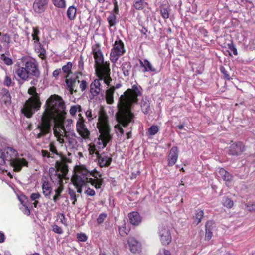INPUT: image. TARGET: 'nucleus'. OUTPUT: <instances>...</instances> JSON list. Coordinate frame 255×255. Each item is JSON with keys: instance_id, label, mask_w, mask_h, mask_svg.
<instances>
[{"instance_id": "1", "label": "nucleus", "mask_w": 255, "mask_h": 255, "mask_svg": "<svg viewBox=\"0 0 255 255\" xmlns=\"http://www.w3.org/2000/svg\"><path fill=\"white\" fill-rule=\"evenodd\" d=\"M41 122L34 131L36 138L40 139L50 134L51 122H60L66 115V105L63 98L57 94L51 95L46 100Z\"/></svg>"}, {"instance_id": "19", "label": "nucleus", "mask_w": 255, "mask_h": 255, "mask_svg": "<svg viewBox=\"0 0 255 255\" xmlns=\"http://www.w3.org/2000/svg\"><path fill=\"white\" fill-rule=\"evenodd\" d=\"M244 150V146L242 142L233 143L230 146L229 153L232 155H238Z\"/></svg>"}, {"instance_id": "29", "label": "nucleus", "mask_w": 255, "mask_h": 255, "mask_svg": "<svg viewBox=\"0 0 255 255\" xmlns=\"http://www.w3.org/2000/svg\"><path fill=\"white\" fill-rule=\"evenodd\" d=\"M0 36L1 37V42L7 49H8L9 48V44L11 42L10 36L7 34H2L1 32H0Z\"/></svg>"}, {"instance_id": "36", "label": "nucleus", "mask_w": 255, "mask_h": 255, "mask_svg": "<svg viewBox=\"0 0 255 255\" xmlns=\"http://www.w3.org/2000/svg\"><path fill=\"white\" fill-rule=\"evenodd\" d=\"M141 107L144 113H148L150 109V104L149 101L146 99H143L141 102Z\"/></svg>"}, {"instance_id": "12", "label": "nucleus", "mask_w": 255, "mask_h": 255, "mask_svg": "<svg viewBox=\"0 0 255 255\" xmlns=\"http://www.w3.org/2000/svg\"><path fill=\"white\" fill-rule=\"evenodd\" d=\"M79 118L76 122V131L80 136L78 139L82 142L83 140H88L90 138V131L88 129L85 124V120L82 116L81 114H79Z\"/></svg>"}, {"instance_id": "34", "label": "nucleus", "mask_w": 255, "mask_h": 255, "mask_svg": "<svg viewBox=\"0 0 255 255\" xmlns=\"http://www.w3.org/2000/svg\"><path fill=\"white\" fill-rule=\"evenodd\" d=\"M145 0H134L133 6L136 10H142L145 6Z\"/></svg>"}, {"instance_id": "32", "label": "nucleus", "mask_w": 255, "mask_h": 255, "mask_svg": "<svg viewBox=\"0 0 255 255\" xmlns=\"http://www.w3.org/2000/svg\"><path fill=\"white\" fill-rule=\"evenodd\" d=\"M204 216V212L201 209L196 210L195 216H194V223L198 225L201 221Z\"/></svg>"}, {"instance_id": "22", "label": "nucleus", "mask_w": 255, "mask_h": 255, "mask_svg": "<svg viewBox=\"0 0 255 255\" xmlns=\"http://www.w3.org/2000/svg\"><path fill=\"white\" fill-rule=\"evenodd\" d=\"M65 116L66 115L63 116L62 121L60 122H59V123L56 121L51 122V125L52 124V123H54L53 130L56 128V127L58 126H64L66 130L70 129L71 127L73 125V121L71 119H68L64 121Z\"/></svg>"}, {"instance_id": "62", "label": "nucleus", "mask_w": 255, "mask_h": 255, "mask_svg": "<svg viewBox=\"0 0 255 255\" xmlns=\"http://www.w3.org/2000/svg\"><path fill=\"white\" fill-rule=\"evenodd\" d=\"M246 206L249 211L255 212V203L246 204Z\"/></svg>"}, {"instance_id": "45", "label": "nucleus", "mask_w": 255, "mask_h": 255, "mask_svg": "<svg viewBox=\"0 0 255 255\" xmlns=\"http://www.w3.org/2000/svg\"><path fill=\"white\" fill-rule=\"evenodd\" d=\"M54 5L59 8H64L66 6L65 0H53Z\"/></svg>"}, {"instance_id": "35", "label": "nucleus", "mask_w": 255, "mask_h": 255, "mask_svg": "<svg viewBox=\"0 0 255 255\" xmlns=\"http://www.w3.org/2000/svg\"><path fill=\"white\" fill-rule=\"evenodd\" d=\"M122 70L125 76H128L131 69V65L129 62H124L121 66Z\"/></svg>"}, {"instance_id": "3", "label": "nucleus", "mask_w": 255, "mask_h": 255, "mask_svg": "<svg viewBox=\"0 0 255 255\" xmlns=\"http://www.w3.org/2000/svg\"><path fill=\"white\" fill-rule=\"evenodd\" d=\"M100 135L94 143L88 145V150L91 156H97V154L104 149L112 138L108 117L105 114H100L96 124Z\"/></svg>"}, {"instance_id": "5", "label": "nucleus", "mask_w": 255, "mask_h": 255, "mask_svg": "<svg viewBox=\"0 0 255 255\" xmlns=\"http://www.w3.org/2000/svg\"><path fill=\"white\" fill-rule=\"evenodd\" d=\"M55 168L56 170L54 168H50L49 175L52 182L58 186L54 191L55 195L52 199L55 203H57L63 190L64 181L66 180V175L68 170L65 163L59 161H56Z\"/></svg>"}, {"instance_id": "2", "label": "nucleus", "mask_w": 255, "mask_h": 255, "mask_svg": "<svg viewBox=\"0 0 255 255\" xmlns=\"http://www.w3.org/2000/svg\"><path fill=\"white\" fill-rule=\"evenodd\" d=\"M142 88L137 84L132 86L131 88L127 89L119 98L118 104V112L116 114L118 123L115 126V130L118 136L124 133L122 127H127L132 122L134 115L131 112L133 104L138 102L137 97L142 94Z\"/></svg>"}, {"instance_id": "41", "label": "nucleus", "mask_w": 255, "mask_h": 255, "mask_svg": "<svg viewBox=\"0 0 255 255\" xmlns=\"http://www.w3.org/2000/svg\"><path fill=\"white\" fill-rule=\"evenodd\" d=\"M211 224L210 221H208L206 224V233L205 238L207 240H209L211 239L212 236V232L210 228L209 225Z\"/></svg>"}, {"instance_id": "4", "label": "nucleus", "mask_w": 255, "mask_h": 255, "mask_svg": "<svg viewBox=\"0 0 255 255\" xmlns=\"http://www.w3.org/2000/svg\"><path fill=\"white\" fill-rule=\"evenodd\" d=\"M101 176V174L97 170L90 172L85 166L81 165L76 167L72 181L77 188V192L80 193L82 192V187L84 186H87L89 184L96 189H100L103 182Z\"/></svg>"}, {"instance_id": "11", "label": "nucleus", "mask_w": 255, "mask_h": 255, "mask_svg": "<svg viewBox=\"0 0 255 255\" xmlns=\"http://www.w3.org/2000/svg\"><path fill=\"white\" fill-rule=\"evenodd\" d=\"M126 50L123 42L121 39L117 37L111 49L110 54V59L111 61L115 64L119 57L125 54Z\"/></svg>"}, {"instance_id": "25", "label": "nucleus", "mask_w": 255, "mask_h": 255, "mask_svg": "<svg viewBox=\"0 0 255 255\" xmlns=\"http://www.w3.org/2000/svg\"><path fill=\"white\" fill-rule=\"evenodd\" d=\"M35 51L38 54V56L42 59L46 57V50L40 41L33 43Z\"/></svg>"}, {"instance_id": "7", "label": "nucleus", "mask_w": 255, "mask_h": 255, "mask_svg": "<svg viewBox=\"0 0 255 255\" xmlns=\"http://www.w3.org/2000/svg\"><path fill=\"white\" fill-rule=\"evenodd\" d=\"M18 155L17 151L11 147H7L4 152L0 149V165L4 164L7 161L14 171H20L23 167L28 166V162L24 158L18 157Z\"/></svg>"}, {"instance_id": "60", "label": "nucleus", "mask_w": 255, "mask_h": 255, "mask_svg": "<svg viewBox=\"0 0 255 255\" xmlns=\"http://www.w3.org/2000/svg\"><path fill=\"white\" fill-rule=\"evenodd\" d=\"M85 193L88 196H94L95 195V191L91 189L89 187H88L87 189L85 190Z\"/></svg>"}, {"instance_id": "61", "label": "nucleus", "mask_w": 255, "mask_h": 255, "mask_svg": "<svg viewBox=\"0 0 255 255\" xmlns=\"http://www.w3.org/2000/svg\"><path fill=\"white\" fill-rule=\"evenodd\" d=\"M220 70L221 72L223 74L224 78L228 80L230 79V77L229 75L228 74L227 71L226 70L225 68H224L223 67H221Z\"/></svg>"}, {"instance_id": "21", "label": "nucleus", "mask_w": 255, "mask_h": 255, "mask_svg": "<svg viewBox=\"0 0 255 255\" xmlns=\"http://www.w3.org/2000/svg\"><path fill=\"white\" fill-rule=\"evenodd\" d=\"M139 64L142 71L144 73L150 72H156V69L153 66L152 63L147 59L139 60Z\"/></svg>"}, {"instance_id": "14", "label": "nucleus", "mask_w": 255, "mask_h": 255, "mask_svg": "<svg viewBox=\"0 0 255 255\" xmlns=\"http://www.w3.org/2000/svg\"><path fill=\"white\" fill-rule=\"evenodd\" d=\"M158 234L160 238L162 244L164 245H168L171 241V236L168 227L162 225L159 227Z\"/></svg>"}, {"instance_id": "30", "label": "nucleus", "mask_w": 255, "mask_h": 255, "mask_svg": "<svg viewBox=\"0 0 255 255\" xmlns=\"http://www.w3.org/2000/svg\"><path fill=\"white\" fill-rule=\"evenodd\" d=\"M159 130V128L157 125L151 126L146 132V135L149 138H152Z\"/></svg>"}, {"instance_id": "49", "label": "nucleus", "mask_w": 255, "mask_h": 255, "mask_svg": "<svg viewBox=\"0 0 255 255\" xmlns=\"http://www.w3.org/2000/svg\"><path fill=\"white\" fill-rule=\"evenodd\" d=\"M29 203L23 205L21 207H20V209L22 211V212L26 215H29L30 214V210L29 208Z\"/></svg>"}, {"instance_id": "46", "label": "nucleus", "mask_w": 255, "mask_h": 255, "mask_svg": "<svg viewBox=\"0 0 255 255\" xmlns=\"http://www.w3.org/2000/svg\"><path fill=\"white\" fill-rule=\"evenodd\" d=\"M160 14L163 18L166 19L169 17V10L167 7H162L160 8Z\"/></svg>"}, {"instance_id": "18", "label": "nucleus", "mask_w": 255, "mask_h": 255, "mask_svg": "<svg viewBox=\"0 0 255 255\" xmlns=\"http://www.w3.org/2000/svg\"><path fill=\"white\" fill-rule=\"evenodd\" d=\"M179 150L177 147L173 146L169 151L168 157V165L173 166L177 162L178 157Z\"/></svg>"}, {"instance_id": "48", "label": "nucleus", "mask_w": 255, "mask_h": 255, "mask_svg": "<svg viewBox=\"0 0 255 255\" xmlns=\"http://www.w3.org/2000/svg\"><path fill=\"white\" fill-rule=\"evenodd\" d=\"M68 193L70 195V199L71 200H73L72 204L74 205L75 204L76 201H77V195L76 194V192L73 190L69 189Z\"/></svg>"}, {"instance_id": "6", "label": "nucleus", "mask_w": 255, "mask_h": 255, "mask_svg": "<svg viewBox=\"0 0 255 255\" xmlns=\"http://www.w3.org/2000/svg\"><path fill=\"white\" fill-rule=\"evenodd\" d=\"M21 63L17 64L15 73L22 80H28L30 76L38 77L40 72L36 60L29 57L21 58Z\"/></svg>"}, {"instance_id": "16", "label": "nucleus", "mask_w": 255, "mask_h": 255, "mask_svg": "<svg viewBox=\"0 0 255 255\" xmlns=\"http://www.w3.org/2000/svg\"><path fill=\"white\" fill-rule=\"evenodd\" d=\"M49 0H35L33 8L34 11L37 13L43 12L46 9Z\"/></svg>"}, {"instance_id": "47", "label": "nucleus", "mask_w": 255, "mask_h": 255, "mask_svg": "<svg viewBox=\"0 0 255 255\" xmlns=\"http://www.w3.org/2000/svg\"><path fill=\"white\" fill-rule=\"evenodd\" d=\"M1 60L3 61L4 63L7 65H11L12 64L13 62L11 58L6 57L4 54H2L0 55Z\"/></svg>"}, {"instance_id": "23", "label": "nucleus", "mask_w": 255, "mask_h": 255, "mask_svg": "<svg viewBox=\"0 0 255 255\" xmlns=\"http://www.w3.org/2000/svg\"><path fill=\"white\" fill-rule=\"evenodd\" d=\"M128 242L131 252L135 253L140 251V244L134 237H128Z\"/></svg>"}, {"instance_id": "64", "label": "nucleus", "mask_w": 255, "mask_h": 255, "mask_svg": "<svg viewBox=\"0 0 255 255\" xmlns=\"http://www.w3.org/2000/svg\"><path fill=\"white\" fill-rule=\"evenodd\" d=\"M87 87V83L85 80L81 81L80 84V88L82 91H84Z\"/></svg>"}, {"instance_id": "26", "label": "nucleus", "mask_w": 255, "mask_h": 255, "mask_svg": "<svg viewBox=\"0 0 255 255\" xmlns=\"http://www.w3.org/2000/svg\"><path fill=\"white\" fill-rule=\"evenodd\" d=\"M130 222L133 225H138L141 222V217L137 212H132L128 214Z\"/></svg>"}, {"instance_id": "50", "label": "nucleus", "mask_w": 255, "mask_h": 255, "mask_svg": "<svg viewBox=\"0 0 255 255\" xmlns=\"http://www.w3.org/2000/svg\"><path fill=\"white\" fill-rule=\"evenodd\" d=\"M3 84L7 87H9L11 85L12 79L9 75H6L3 80Z\"/></svg>"}, {"instance_id": "13", "label": "nucleus", "mask_w": 255, "mask_h": 255, "mask_svg": "<svg viewBox=\"0 0 255 255\" xmlns=\"http://www.w3.org/2000/svg\"><path fill=\"white\" fill-rule=\"evenodd\" d=\"M49 152L47 150H42L41 154L44 158H55V156L59 157V161L63 162V157L61 152L58 151L56 146V143L54 141L51 142L49 144Z\"/></svg>"}, {"instance_id": "15", "label": "nucleus", "mask_w": 255, "mask_h": 255, "mask_svg": "<svg viewBox=\"0 0 255 255\" xmlns=\"http://www.w3.org/2000/svg\"><path fill=\"white\" fill-rule=\"evenodd\" d=\"M95 157V160H98V165L100 167L109 166L112 161V158L110 153L103 152L101 154H97V156H91Z\"/></svg>"}, {"instance_id": "40", "label": "nucleus", "mask_w": 255, "mask_h": 255, "mask_svg": "<svg viewBox=\"0 0 255 255\" xmlns=\"http://www.w3.org/2000/svg\"><path fill=\"white\" fill-rule=\"evenodd\" d=\"M72 67V64L70 62H68L66 65L62 67V70L66 74L64 76L65 78H67L69 75L71 73Z\"/></svg>"}, {"instance_id": "57", "label": "nucleus", "mask_w": 255, "mask_h": 255, "mask_svg": "<svg viewBox=\"0 0 255 255\" xmlns=\"http://www.w3.org/2000/svg\"><path fill=\"white\" fill-rule=\"evenodd\" d=\"M19 199L22 205L29 203L27 197L24 195L19 197Z\"/></svg>"}, {"instance_id": "27", "label": "nucleus", "mask_w": 255, "mask_h": 255, "mask_svg": "<svg viewBox=\"0 0 255 255\" xmlns=\"http://www.w3.org/2000/svg\"><path fill=\"white\" fill-rule=\"evenodd\" d=\"M115 87L112 86L107 89L105 91V98L107 104H112L114 103V94L115 92Z\"/></svg>"}, {"instance_id": "56", "label": "nucleus", "mask_w": 255, "mask_h": 255, "mask_svg": "<svg viewBox=\"0 0 255 255\" xmlns=\"http://www.w3.org/2000/svg\"><path fill=\"white\" fill-rule=\"evenodd\" d=\"M243 4H245L247 8L251 9L253 7V3L249 0H240Z\"/></svg>"}, {"instance_id": "51", "label": "nucleus", "mask_w": 255, "mask_h": 255, "mask_svg": "<svg viewBox=\"0 0 255 255\" xmlns=\"http://www.w3.org/2000/svg\"><path fill=\"white\" fill-rule=\"evenodd\" d=\"M107 214L106 213H101L99 215V216L97 219V223L99 224H102V223H103V222L104 221L105 219L107 218Z\"/></svg>"}, {"instance_id": "59", "label": "nucleus", "mask_w": 255, "mask_h": 255, "mask_svg": "<svg viewBox=\"0 0 255 255\" xmlns=\"http://www.w3.org/2000/svg\"><path fill=\"white\" fill-rule=\"evenodd\" d=\"M113 3L114 6L113 11L114 12V13L116 14H118L119 6H118V2H117V0H113Z\"/></svg>"}, {"instance_id": "58", "label": "nucleus", "mask_w": 255, "mask_h": 255, "mask_svg": "<svg viewBox=\"0 0 255 255\" xmlns=\"http://www.w3.org/2000/svg\"><path fill=\"white\" fill-rule=\"evenodd\" d=\"M157 255H171L169 251L165 249H161L159 250Z\"/></svg>"}, {"instance_id": "31", "label": "nucleus", "mask_w": 255, "mask_h": 255, "mask_svg": "<svg viewBox=\"0 0 255 255\" xmlns=\"http://www.w3.org/2000/svg\"><path fill=\"white\" fill-rule=\"evenodd\" d=\"M219 174L226 182H229L232 179V176L223 168L219 169Z\"/></svg>"}, {"instance_id": "54", "label": "nucleus", "mask_w": 255, "mask_h": 255, "mask_svg": "<svg viewBox=\"0 0 255 255\" xmlns=\"http://www.w3.org/2000/svg\"><path fill=\"white\" fill-rule=\"evenodd\" d=\"M52 230L54 232L59 234H61L63 233L62 229L60 227L55 224L52 226Z\"/></svg>"}, {"instance_id": "43", "label": "nucleus", "mask_w": 255, "mask_h": 255, "mask_svg": "<svg viewBox=\"0 0 255 255\" xmlns=\"http://www.w3.org/2000/svg\"><path fill=\"white\" fill-rule=\"evenodd\" d=\"M85 115L89 122H91L92 120L97 117L96 114L95 113H93L91 109H88L85 112Z\"/></svg>"}, {"instance_id": "37", "label": "nucleus", "mask_w": 255, "mask_h": 255, "mask_svg": "<svg viewBox=\"0 0 255 255\" xmlns=\"http://www.w3.org/2000/svg\"><path fill=\"white\" fill-rule=\"evenodd\" d=\"M82 111V107L79 105H72L70 107L69 111L70 114L71 116H75L77 112Z\"/></svg>"}, {"instance_id": "28", "label": "nucleus", "mask_w": 255, "mask_h": 255, "mask_svg": "<svg viewBox=\"0 0 255 255\" xmlns=\"http://www.w3.org/2000/svg\"><path fill=\"white\" fill-rule=\"evenodd\" d=\"M0 94L1 96V99L3 102L6 105H9L11 103V96L9 91L5 89L2 88L0 91Z\"/></svg>"}, {"instance_id": "39", "label": "nucleus", "mask_w": 255, "mask_h": 255, "mask_svg": "<svg viewBox=\"0 0 255 255\" xmlns=\"http://www.w3.org/2000/svg\"><path fill=\"white\" fill-rule=\"evenodd\" d=\"M76 8L73 6H70L67 11L68 17L70 20H73L76 16Z\"/></svg>"}, {"instance_id": "44", "label": "nucleus", "mask_w": 255, "mask_h": 255, "mask_svg": "<svg viewBox=\"0 0 255 255\" xmlns=\"http://www.w3.org/2000/svg\"><path fill=\"white\" fill-rule=\"evenodd\" d=\"M108 23L110 27L114 26L116 22V16L114 14H111L107 18Z\"/></svg>"}, {"instance_id": "55", "label": "nucleus", "mask_w": 255, "mask_h": 255, "mask_svg": "<svg viewBox=\"0 0 255 255\" xmlns=\"http://www.w3.org/2000/svg\"><path fill=\"white\" fill-rule=\"evenodd\" d=\"M41 194L38 193H32L30 195V199L32 201H38L39 199L41 197Z\"/></svg>"}, {"instance_id": "38", "label": "nucleus", "mask_w": 255, "mask_h": 255, "mask_svg": "<svg viewBox=\"0 0 255 255\" xmlns=\"http://www.w3.org/2000/svg\"><path fill=\"white\" fill-rule=\"evenodd\" d=\"M130 229L129 227L126 226L125 223H123L119 227V233L121 236H125L128 234Z\"/></svg>"}, {"instance_id": "33", "label": "nucleus", "mask_w": 255, "mask_h": 255, "mask_svg": "<svg viewBox=\"0 0 255 255\" xmlns=\"http://www.w3.org/2000/svg\"><path fill=\"white\" fill-rule=\"evenodd\" d=\"M40 31L37 27H33L31 36L32 37V41H33V43H36V42H37L40 41Z\"/></svg>"}, {"instance_id": "52", "label": "nucleus", "mask_w": 255, "mask_h": 255, "mask_svg": "<svg viewBox=\"0 0 255 255\" xmlns=\"http://www.w3.org/2000/svg\"><path fill=\"white\" fill-rule=\"evenodd\" d=\"M77 238L80 242H85L87 240V237L84 233H78L77 234Z\"/></svg>"}, {"instance_id": "9", "label": "nucleus", "mask_w": 255, "mask_h": 255, "mask_svg": "<svg viewBox=\"0 0 255 255\" xmlns=\"http://www.w3.org/2000/svg\"><path fill=\"white\" fill-rule=\"evenodd\" d=\"M96 71L98 78L91 83L90 89V93L94 96H97L101 91H104L101 82L103 81L107 86H110V82L112 81L110 69L108 68V66H103L101 69Z\"/></svg>"}, {"instance_id": "42", "label": "nucleus", "mask_w": 255, "mask_h": 255, "mask_svg": "<svg viewBox=\"0 0 255 255\" xmlns=\"http://www.w3.org/2000/svg\"><path fill=\"white\" fill-rule=\"evenodd\" d=\"M222 203L224 206L228 208H231L234 205L233 201L227 197L223 198Z\"/></svg>"}, {"instance_id": "10", "label": "nucleus", "mask_w": 255, "mask_h": 255, "mask_svg": "<svg viewBox=\"0 0 255 255\" xmlns=\"http://www.w3.org/2000/svg\"><path fill=\"white\" fill-rule=\"evenodd\" d=\"M28 92L32 96L26 101L22 111L27 117L30 118L36 111L39 109L41 103L35 87L29 88Z\"/></svg>"}, {"instance_id": "63", "label": "nucleus", "mask_w": 255, "mask_h": 255, "mask_svg": "<svg viewBox=\"0 0 255 255\" xmlns=\"http://www.w3.org/2000/svg\"><path fill=\"white\" fill-rule=\"evenodd\" d=\"M228 48L233 52L234 55H237L238 54L237 49L233 44H228Z\"/></svg>"}, {"instance_id": "24", "label": "nucleus", "mask_w": 255, "mask_h": 255, "mask_svg": "<svg viewBox=\"0 0 255 255\" xmlns=\"http://www.w3.org/2000/svg\"><path fill=\"white\" fill-rule=\"evenodd\" d=\"M42 192L46 198L50 199L51 194L53 189L50 183L47 180H42Z\"/></svg>"}, {"instance_id": "53", "label": "nucleus", "mask_w": 255, "mask_h": 255, "mask_svg": "<svg viewBox=\"0 0 255 255\" xmlns=\"http://www.w3.org/2000/svg\"><path fill=\"white\" fill-rule=\"evenodd\" d=\"M92 50L93 54L102 52L100 48V45L98 43L95 44L92 46Z\"/></svg>"}, {"instance_id": "17", "label": "nucleus", "mask_w": 255, "mask_h": 255, "mask_svg": "<svg viewBox=\"0 0 255 255\" xmlns=\"http://www.w3.org/2000/svg\"><path fill=\"white\" fill-rule=\"evenodd\" d=\"M77 77L73 78H67L65 80V87L70 95H73L74 92L77 91V81L79 83V80H77Z\"/></svg>"}, {"instance_id": "20", "label": "nucleus", "mask_w": 255, "mask_h": 255, "mask_svg": "<svg viewBox=\"0 0 255 255\" xmlns=\"http://www.w3.org/2000/svg\"><path fill=\"white\" fill-rule=\"evenodd\" d=\"M95 62L96 70H100L103 66L107 65L109 68V63L104 62V58L102 52L93 54Z\"/></svg>"}, {"instance_id": "8", "label": "nucleus", "mask_w": 255, "mask_h": 255, "mask_svg": "<svg viewBox=\"0 0 255 255\" xmlns=\"http://www.w3.org/2000/svg\"><path fill=\"white\" fill-rule=\"evenodd\" d=\"M54 135L61 146L64 145L70 149L75 150L79 147L78 137L74 131H66L64 126H58L54 130Z\"/></svg>"}]
</instances>
